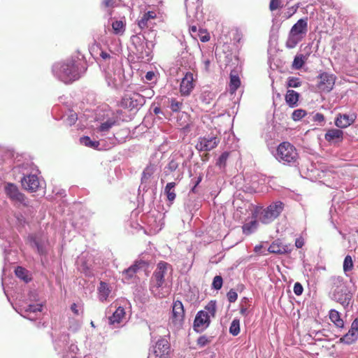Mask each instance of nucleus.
<instances>
[{"label": "nucleus", "instance_id": "obj_51", "mask_svg": "<svg viewBox=\"0 0 358 358\" xmlns=\"http://www.w3.org/2000/svg\"><path fill=\"white\" fill-rule=\"evenodd\" d=\"M281 1L280 0H271L269 4V8L271 11L277 10L280 8H282Z\"/></svg>", "mask_w": 358, "mask_h": 358}, {"label": "nucleus", "instance_id": "obj_48", "mask_svg": "<svg viewBox=\"0 0 358 358\" xmlns=\"http://www.w3.org/2000/svg\"><path fill=\"white\" fill-rule=\"evenodd\" d=\"M137 271L138 270L136 268V267L134 265H131L130 267L125 269L123 271V273L126 275L127 279H129L131 278Z\"/></svg>", "mask_w": 358, "mask_h": 358}, {"label": "nucleus", "instance_id": "obj_49", "mask_svg": "<svg viewBox=\"0 0 358 358\" xmlns=\"http://www.w3.org/2000/svg\"><path fill=\"white\" fill-rule=\"evenodd\" d=\"M312 120L320 123V125H323L325 122V118L323 114L317 113L313 115Z\"/></svg>", "mask_w": 358, "mask_h": 358}, {"label": "nucleus", "instance_id": "obj_24", "mask_svg": "<svg viewBox=\"0 0 358 358\" xmlns=\"http://www.w3.org/2000/svg\"><path fill=\"white\" fill-rule=\"evenodd\" d=\"M157 17V15L153 11H148L146 13H144L142 17L140 20L138 21V24L139 27L143 29L145 27H148L150 25H151V20L155 19Z\"/></svg>", "mask_w": 358, "mask_h": 358}, {"label": "nucleus", "instance_id": "obj_39", "mask_svg": "<svg viewBox=\"0 0 358 358\" xmlns=\"http://www.w3.org/2000/svg\"><path fill=\"white\" fill-rule=\"evenodd\" d=\"M241 81L237 76H230V90L234 92L240 86Z\"/></svg>", "mask_w": 358, "mask_h": 358}, {"label": "nucleus", "instance_id": "obj_57", "mask_svg": "<svg viewBox=\"0 0 358 358\" xmlns=\"http://www.w3.org/2000/svg\"><path fill=\"white\" fill-rule=\"evenodd\" d=\"M304 245V241L302 238H296L295 245L297 248H301Z\"/></svg>", "mask_w": 358, "mask_h": 358}, {"label": "nucleus", "instance_id": "obj_28", "mask_svg": "<svg viewBox=\"0 0 358 358\" xmlns=\"http://www.w3.org/2000/svg\"><path fill=\"white\" fill-rule=\"evenodd\" d=\"M176 185V183L174 182H169L166 184L164 188V193L167 196L168 201L170 202V205H171L176 197V194L175 193L174 188Z\"/></svg>", "mask_w": 358, "mask_h": 358}, {"label": "nucleus", "instance_id": "obj_2", "mask_svg": "<svg viewBox=\"0 0 358 358\" xmlns=\"http://www.w3.org/2000/svg\"><path fill=\"white\" fill-rule=\"evenodd\" d=\"M52 72L59 80L66 84L71 83L80 78L77 61L72 58L54 64Z\"/></svg>", "mask_w": 358, "mask_h": 358}, {"label": "nucleus", "instance_id": "obj_9", "mask_svg": "<svg viewBox=\"0 0 358 358\" xmlns=\"http://www.w3.org/2000/svg\"><path fill=\"white\" fill-rule=\"evenodd\" d=\"M145 103V96L137 92L125 94L121 100V106L130 110L139 109Z\"/></svg>", "mask_w": 358, "mask_h": 358}, {"label": "nucleus", "instance_id": "obj_5", "mask_svg": "<svg viewBox=\"0 0 358 358\" xmlns=\"http://www.w3.org/2000/svg\"><path fill=\"white\" fill-rule=\"evenodd\" d=\"M275 159L283 164H294L299 158L296 148L289 142H282L277 148Z\"/></svg>", "mask_w": 358, "mask_h": 358}, {"label": "nucleus", "instance_id": "obj_12", "mask_svg": "<svg viewBox=\"0 0 358 358\" xmlns=\"http://www.w3.org/2000/svg\"><path fill=\"white\" fill-rule=\"evenodd\" d=\"M170 352V344L165 338H160L153 347V355L150 354L148 358H169L167 355Z\"/></svg>", "mask_w": 358, "mask_h": 358}, {"label": "nucleus", "instance_id": "obj_52", "mask_svg": "<svg viewBox=\"0 0 358 358\" xmlns=\"http://www.w3.org/2000/svg\"><path fill=\"white\" fill-rule=\"evenodd\" d=\"M178 166H179V163L175 160V159H171L167 166H166V169L171 171V172H173V171H175L178 168Z\"/></svg>", "mask_w": 358, "mask_h": 358}, {"label": "nucleus", "instance_id": "obj_31", "mask_svg": "<svg viewBox=\"0 0 358 358\" xmlns=\"http://www.w3.org/2000/svg\"><path fill=\"white\" fill-rule=\"evenodd\" d=\"M259 223L257 220H252L248 223H245L243 226V232L245 235H250L253 233L258 227Z\"/></svg>", "mask_w": 358, "mask_h": 358}, {"label": "nucleus", "instance_id": "obj_16", "mask_svg": "<svg viewBox=\"0 0 358 358\" xmlns=\"http://www.w3.org/2000/svg\"><path fill=\"white\" fill-rule=\"evenodd\" d=\"M21 183L22 187L30 192H36L40 185L38 178L34 174L24 176L21 179Z\"/></svg>", "mask_w": 358, "mask_h": 358}, {"label": "nucleus", "instance_id": "obj_38", "mask_svg": "<svg viewBox=\"0 0 358 358\" xmlns=\"http://www.w3.org/2000/svg\"><path fill=\"white\" fill-rule=\"evenodd\" d=\"M116 121L114 119H108L106 122L101 124L99 131L101 132L108 131L113 125H115Z\"/></svg>", "mask_w": 358, "mask_h": 358}, {"label": "nucleus", "instance_id": "obj_61", "mask_svg": "<svg viewBox=\"0 0 358 358\" xmlns=\"http://www.w3.org/2000/svg\"><path fill=\"white\" fill-rule=\"evenodd\" d=\"M206 93L207 92H203L201 94V96H200V99H201V101L203 102H205L206 103H209V101L207 100V97H206Z\"/></svg>", "mask_w": 358, "mask_h": 358}, {"label": "nucleus", "instance_id": "obj_43", "mask_svg": "<svg viewBox=\"0 0 358 358\" xmlns=\"http://www.w3.org/2000/svg\"><path fill=\"white\" fill-rule=\"evenodd\" d=\"M182 106V102L176 100V99H171L170 100L169 108L173 112L179 111Z\"/></svg>", "mask_w": 358, "mask_h": 358}, {"label": "nucleus", "instance_id": "obj_6", "mask_svg": "<svg viewBox=\"0 0 358 358\" xmlns=\"http://www.w3.org/2000/svg\"><path fill=\"white\" fill-rule=\"evenodd\" d=\"M308 32V20H299L291 28L285 45L292 49L303 38Z\"/></svg>", "mask_w": 358, "mask_h": 358}, {"label": "nucleus", "instance_id": "obj_42", "mask_svg": "<svg viewBox=\"0 0 358 358\" xmlns=\"http://www.w3.org/2000/svg\"><path fill=\"white\" fill-rule=\"evenodd\" d=\"M229 157V152H224L218 158L216 165L218 166L220 169L224 168L226 166L227 160Z\"/></svg>", "mask_w": 358, "mask_h": 358}, {"label": "nucleus", "instance_id": "obj_10", "mask_svg": "<svg viewBox=\"0 0 358 358\" xmlns=\"http://www.w3.org/2000/svg\"><path fill=\"white\" fill-rule=\"evenodd\" d=\"M220 141V139L216 135L210 134L199 137L195 147L199 152H208L215 148Z\"/></svg>", "mask_w": 358, "mask_h": 358}, {"label": "nucleus", "instance_id": "obj_29", "mask_svg": "<svg viewBox=\"0 0 358 358\" xmlns=\"http://www.w3.org/2000/svg\"><path fill=\"white\" fill-rule=\"evenodd\" d=\"M307 61V55L297 54L292 62V68L296 70L301 69Z\"/></svg>", "mask_w": 358, "mask_h": 358}, {"label": "nucleus", "instance_id": "obj_8", "mask_svg": "<svg viewBox=\"0 0 358 358\" xmlns=\"http://www.w3.org/2000/svg\"><path fill=\"white\" fill-rule=\"evenodd\" d=\"M106 80L108 85L118 88L123 85L125 76L124 69L120 64L113 65V69H108L106 72Z\"/></svg>", "mask_w": 358, "mask_h": 358}, {"label": "nucleus", "instance_id": "obj_37", "mask_svg": "<svg viewBox=\"0 0 358 358\" xmlns=\"http://www.w3.org/2000/svg\"><path fill=\"white\" fill-rule=\"evenodd\" d=\"M131 41L133 45L134 46V48H136V47H138V46L141 45V44H143V43H145V41H147V40L145 39V37L144 36V35H143L141 34H137L131 37Z\"/></svg>", "mask_w": 358, "mask_h": 358}, {"label": "nucleus", "instance_id": "obj_7", "mask_svg": "<svg viewBox=\"0 0 358 358\" xmlns=\"http://www.w3.org/2000/svg\"><path fill=\"white\" fill-rule=\"evenodd\" d=\"M284 208L285 204L282 201H273L261 210L259 215V220L265 224H270L279 217Z\"/></svg>", "mask_w": 358, "mask_h": 358}, {"label": "nucleus", "instance_id": "obj_22", "mask_svg": "<svg viewBox=\"0 0 358 358\" xmlns=\"http://www.w3.org/2000/svg\"><path fill=\"white\" fill-rule=\"evenodd\" d=\"M344 133L339 129H328L324 134V139L329 143L341 142L343 139Z\"/></svg>", "mask_w": 358, "mask_h": 358}, {"label": "nucleus", "instance_id": "obj_30", "mask_svg": "<svg viewBox=\"0 0 358 358\" xmlns=\"http://www.w3.org/2000/svg\"><path fill=\"white\" fill-rule=\"evenodd\" d=\"M156 170V167L154 164H148L143 170L141 177L142 183L146 182L150 177L153 175Z\"/></svg>", "mask_w": 358, "mask_h": 358}, {"label": "nucleus", "instance_id": "obj_64", "mask_svg": "<svg viewBox=\"0 0 358 358\" xmlns=\"http://www.w3.org/2000/svg\"><path fill=\"white\" fill-rule=\"evenodd\" d=\"M100 56L103 59H106L110 58V55L108 53L106 52H101V54H100Z\"/></svg>", "mask_w": 358, "mask_h": 358}, {"label": "nucleus", "instance_id": "obj_14", "mask_svg": "<svg viewBox=\"0 0 358 358\" xmlns=\"http://www.w3.org/2000/svg\"><path fill=\"white\" fill-rule=\"evenodd\" d=\"M358 339V317L355 318L352 324L350 329L343 336L339 339V343L346 345H351Z\"/></svg>", "mask_w": 358, "mask_h": 358}, {"label": "nucleus", "instance_id": "obj_11", "mask_svg": "<svg viewBox=\"0 0 358 358\" xmlns=\"http://www.w3.org/2000/svg\"><path fill=\"white\" fill-rule=\"evenodd\" d=\"M317 78L318 79L317 87L320 90L329 92L333 90L336 78L334 74L322 72L317 76Z\"/></svg>", "mask_w": 358, "mask_h": 358}, {"label": "nucleus", "instance_id": "obj_25", "mask_svg": "<svg viewBox=\"0 0 358 358\" xmlns=\"http://www.w3.org/2000/svg\"><path fill=\"white\" fill-rule=\"evenodd\" d=\"M299 94L293 90H288L285 94V101L291 108L297 106Z\"/></svg>", "mask_w": 358, "mask_h": 358}, {"label": "nucleus", "instance_id": "obj_36", "mask_svg": "<svg viewBox=\"0 0 358 358\" xmlns=\"http://www.w3.org/2000/svg\"><path fill=\"white\" fill-rule=\"evenodd\" d=\"M229 333L236 336L240 333V320L238 319H234L229 327Z\"/></svg>", "mask_w": 358, "mask_h": 358}, {"label": "nucleus", "instance_id": "obj_40", "mask_svg": "<svg viewBox=\"0 0 358 358\" xmlns=\"http://www.w3.org/2000/svg\"><path fill=\"white\" fill-rule=\"evenodd\" d=\"M307 115V112L301 108L294 110L292 114V118L294 121H299Z\"/></svg>", "mask_w": 358, "mask_h": 358}, {"label": "nucleus", "instance_id": "obj_33", "mask_svg": "<svg viewBox=\"0 0 358 358\" xmlns=\"http://www.w3.org/2000/svg\"><path fill=\"white\" fill-rule=\"evenodd\" d=\"M354 268V262L352 260V258L350 255H348L345 256L343 264V269L345 273V274L348 276V273L352 271Z\"/></svg>", "mask_w": 358, "mask_h": 358}, {"label": "nucleus", "instance_id": "obj_21", "mask_svg": "<svg viewBox=\"0 0 358 358\" xmlns=\"http://www.w3.org/2000/svg\"><path fill=\"white\" fill-rule=\"evenodd\" d=\"M292 250V248L290 245H283L278 240L273 242L268 248V251L270 253L279 255L289 253L291 252Z\"/></svg>", "mask_w": 358, "mask_h": 358}, {"label": "nucleus", "instance_id": "obj_27", "mask_svg": "<svg viewBox=\"0 0 358 358\" xmlns=\"http://www.w3.org/2000/svg\"><path fill=\"white\" fill-rule=\"evenodd\" d=\"M329 317L334 325L339 329L344 328V321L341 317V313L335 309L329 310Z\"/></svg>", "mask_w": 358, "mask_h": 358}, {"label": "nucleus", "instance_id": "obj_53", "mask_svg": "<svg viewBox=\"0 0 358 358\" xmlns=\"http://www.w3.org/2000/svg\"><path fill=\"white\" fill-rule=\"evenodd\" d=\"M133 265L138 271L139 269L146 268L148 266V264L147 262H145L143 259H139V260H136Z\"/></svg>", "mask_w": 358, "mask_h": 358}, {"label": "nucleus", "instance_id": "obj_17", "mask_svg": "<svg viewBox=\"0 0 358 358\" xmlns=\"http://www.w3.org/2000/svg\"><path fill=\"white\" fill-rule=\"evenodd\" d=\"M357 119L355 113L342 114L338 113L336 115L334 123L335 125L340 129H345L352 124Z\"/></svg>", "mask_w": 358, "mask_h": 358}, {"label": "nucleus", "instance_id": "obj_58", "mask_svg": "<svg viewBox=\"0 0 358 358\" xmlns=\"http://www.w3.org/2000/svg\"><path fill=\"white\" fill-rule=\"evenodd\" d=\"M202 178H203V176H202V175L200 174L199 176V177L195 180H192V182L194 183V185L195 186H198L199 185V183L201 182Z\"/></svg>", "mask_w": 358, "mask_h": 358}, {"label": "nucleus", "instance_id": "obj_50", "mask_svg": "<svg viewBox=\"0 0 358 358\" xmlns=\"http://www.w3.org/2000/svg\"><path fill=\"white\" fill-rule=\"evenodd\" d=\"M227 296L230 303H234L237 300L238 294L233 289H231L227 292Z\"/></svg>", "mask_w": 358, "mask_h": 358}, {"label": "nucleus", "instance_id": "obj_41", "mask_svg": "<svg viewBox=\"0 0 358 358\" xmlns=\"http://www.w3.org/2000/svg\"><path fill=\"white\" fill-rule=\"evenodd\" d=\"M301 85V81L299 78L289 77L287 81V87H299Z\"/></svg>", "mask_w": 358, "mask_h": 358}, {"label": "nucleus", "instance_id": "obj_60", "mask_svg": "<svg viewBox=\"0 0 358 358\" xmlns=\"http://www.w3.org/2000/svg\"><path fill=\"white\" fill-rule=\"evenodd\" d=\"M155 74L152 71H149L146 73L145 75V78L148 80H152L153 77H154Z\"/></svg>", "mask_w": 358, "mask_h": 358}, {"label": "nucleus", "instance_id": "obj_4", "mask_svg": "<svg viewBox=\"0 0 358 358\" xmlns=\"http://www.w3.org/2000/svg\"><path fill=\"white\" fill-rule=\"evenodd\" d=\"M216 310V301L212 300L208 302L203 310L197 313L194 321V330L201 333L206 329L210 324L211 318L215 317Z\"/></svg>", "mask_w": 358, "mask_h": 358}, {"label": "nucleus", "instance_id": "obj_15", "mask_svg": "<svg viewBox=\"0 0 358 358\" xmlns=\"http://www.w3.org/2000/svg\"><path fill=\"white\" fill-rule=\"evenodd\" d=\"M5 192L12 201L25 204V196L19 191L18 187L15 185L13 183L6 184Z\"/></svg>", "mask_w": 358, "mask_h": 358}, {"label": "nucleus", "instance_id": "obj_32", "mask_svg": "<svg viewBox=\"0 0 358 358\" xmlns=\"http://www.w3.org/2000/svg\"><path fill=\"white\" fill-rule=\"evenodd\" d=\"M15 273L17 278L22 280L25 282H28L31 280L29 271L23 267L17 266L15 268Z\"/></svg>", "mask_w": 358, "mask_h": 358}, {"label": "nucleus", "instance_id": "obj_56", "mask_svg": "<svg viewBox=\"0 0 358 358\" xmlns=\"http://www.w3.org/2000/svg\"><path fill=\"white\" fill-rule=\"evenodd\" d=\"M311 48H312L311 45L308 44L303 49V51H304L303 55H307V59L308 58V57L310 56V55L312 52Z\"/></svg>", "mask_w": 358, "mask_h": 358}, {"label": "nucleus", "instance_id": "obj_3", "mask_svg": "<svg viewBox=\"0 0 358 358\" xmlns=\"http://www.w3.org/2000/svg\"><path fill=\"white\" fill-rule=\"evenodd\" d=\"M170 264L167 262L161 261L157 265L151 279H150V291L152 294L159 299L165 298L169 295V291H164L163 284L164 283L165 274L167 272Z\"/></svg>", "mask_w": 358, "mask_h": 358}, {"label": "nucleus", "instance_id": "obj_23", "mask_svg": "<svg viewBox=\"0 0 358 358\" xmlns=\"http://www.w3.org/2000/svg\"><path fill=\"white\" fill-rule=\"evenodd\" d=\"M124 316V309L122 307L119 306L113 314L108 317L109 324L113 325V327H117L122 322Z\"/></svg>", "mask_w": 358, "mask_h": 358}, {"label": "nucleus", "instance_id": "obj_47", "mask_svg": "<svg viewBox=\"0 0 358 358\" xmlns=\"http://www.w3.org/2000/svg\"><path fill=\"white\" fill-rule=\"evenodd\" d=\"M77 120V114L76 113H73V111H70L67 118L66 119V122L68 125L71 126L76 122Z\"/></svg>", "mask_w": 358, "mask_h": 358}, {"label": "nucleus", "instance_id": "obj_26", "mask_svg": "<svg viewBox=\"0 0 358 358\" xmlns=\"http://www.w3.org/2000/svg\"><path fill=\"white\" fill-rule=\"evenodd\" d=\"M99 292V299L101 302H103L107 300L109 294L111 292L110 287L108 283L101 281L99 286L98 287Z\"/></svg>", "mask_w": 358, "mask_h": 358}, {"label": "nucleus", "instance_id": "obj_20", "mask_svg": "<svg viewBox=\"0 0 358 358\" xmlns=\"http://www.w3.org/2000/svg\"><path fill=\"white\" fill-rule=\"evenodd\" d=\"M173 316L172 320L173 322L176 324H180L181 322L184 320L185 317V310L183 308V305L181 301H174L173 305Z\"/></svg>", "mask_w": 358, "mask_h": 358}, {"label": "nucleus", "instance_id": "obj_63", "mask_svg": "<svg viewBox=\"0 0 358 358\" xmlns=\"http://www.w3.org/2000/svg\"><path fill=\"white\" fill-rule=\"evenodd\" d=\"M240 313L243 315H248V308L244 306H241Z\"/></svg>", "mask_w": 358, "mask_h": 358}, {"label": "nucleus", "instance_id": "obj_18", "mask_svg": "<svg viewBox=\"0 0 358 358\" xmlns=\"http://www.w3.org/2000/svg\"><path fill=\"white\" fill-rule=\"evenodd\" d=\"M42 306L40 304L28 305L21 309V315L30 320H35L41 314Z\"/></svg>", "mask_w": 358, "mask_h": 358}, {"label": "nucleus", "instance_id": "obj_54", "mask_svg": "<svg viewBox=\"0 0 358 358\" xmlns=\"http://www.w3.org/2000/svg\"><path fill=\"white\" fill-rule=\"evenodd\" d=\"M303 291V288L301 283L296 282L294 285V292L296 295L300 296Z\"/></svg>", "mask_w": 358, "mask_h": 358}, {"label": "nucleus", "instance_id": "obj_35", "mask_svg": "<svg viewBox=\"0 0 358 358\" xmlns=\"http://www.w3.org/2000/svg\"><path fill=\"white\" fill-rule=\"evenodd\" d=\"M125 24L122 20H115L112 23V28L115 34H122L124 33Z\"/></svg>", "mask_w": 358, "mask_h": 358}, {"label": "nucleus", "instance_id": "obj_13", "mask_svg": "<svg viewBox=\"0 0 358 358\" xmlns=\"http://www.w3.org/2000/svg\"><path fill=\"white\" fill-rule=\"evenodd\" d=\"M195 86V78L191 72H187L180 85V92L182 96H189Z\"/></svg>", "mask_w": 358, "mask_h": 358}, {"label": "nucleus", "instance_id": "obj_55", "mask_svg": "<svg viewBox=\"0 0 358 358\" xmlns=\"http://www.w3.org/2000/svg\"><path fill=\"white\" fill-rule=\"evenodd\" d=\"M204 65V69L206 71H209L210 65L211 64V60L209 58H204L203 61Z\"/></svg>", "mask_w": 358, "mask_h": 358}, {"label": "nucleus", "instance_id": "obj_62", "mask_svg": "<svg viewBox=\"0 0 358 358\" xmlns=\"http://www.w3.org/2000/svg\"><path fill=\"white\" fill-rule=\"evenodd\" d=\"M103 4L106 7H110L113 5V0H103Z\"/></svg>", "mask_w": 358, "mask_h": 358}, {"label": "nucleus", "instance_id": "obj_45", "mask_svg": "<svg viewBox=\"0 0 358 358\" xmlns=\"http://www.w3.org/2000/svg\"><path fill=\"white\" fill-rule=\"evenodd\" d=\"M212 341V337H208L205 335L201 336L197 339V345L200 347H204L208 343H210Z\"/></svg>", "mask_w": 358, "mask_h": 358}, {"label": "nucleus", "instance_id": "obj_59", "mask_svg": "<svg viewBox=\"0 0 358 358\" xmlns=\"http://www.w3.org/2000/svg\"><path fill=\"white\" fill-rule=\"evenodd\" d=\"M71 309L73 312L74 314H76L77 315H79L78 307H77V305L76 303H73L71 305Z\"/></svg>", "mask_w": 358, "mask_h": 358}, {"label": "nucleus", "instance_id": "obj_1", "mask_svg": "<svg viewBox=\"0 0 358 358\" xmlns=\"http://www.w3.org/2000/svg\"><path fill=\"white\" fill-rule=\"evenodd\" d=\"M331 299L340 303L345 309L352 304V293L340 275L331 276L329 280Z\"/></svg>", "mask_w": 358, "mask_h": 358}, {"label": "nucleus", "instance_id": "obj_19", "mask_svg": "<svg viewBox=\"0 0 358 358\" xmlns=\"http://www.w3.org/2000/svg\"><path fill=\"white\" fill-rule=\"evenodd\" d=\"M149 43H151V42L146 41L145 43H143L141 45L134 48L135 50L134 51V53L137 56L138 59L145 61L150 60L152 49L149 47Z\"/></svg>", "mask_w": 358, "mask_h": 358}, {"label": "nucleus", "instance_id": "obj_44", "mask_svg": "<svg viewBox=\"0 0 358 358\" xmlns=\"http://www.w3.org/2000/svg\"><path fill=\"white\" fill-rule=\"evenodd\" d=\"M223 284V280L222 276L220 275H216L214 277L213 283H212V288L215 290H219L222 288Z\"/></svg>", "mask_w": 358, "mask_h": 358}, {"label": "nucleus", "instance_id": "obj_34", "mask_svg": "<svg viewBox=\"0 0 358 358\" xmlns=\"http://www.w3.org/2000/svg\"><path fill=\"white\" fill-rule=\"evenodd\" d=\"M81 144L92 148H97L99 145V141H92L89 136H83L80 138Z\"/></svg>", "mask_w": 358, "mask_h": 358}, {"label": "nucleus", "instance_id": "obj_46", "mask_svg": "<svg viewBox=\"0 0 358 358\" xmlns=\"http://www.w3.org/2000/svg\"><path fill=\"white\" fill-rule=\"evenodd\" d=\"M32 244L36 248L37 251L40 255H43L46 252L43 243L38 241L36 238L33 239Z\"/></svg>", "mask_w": 358, "mask_h": 358}]
</instances>
